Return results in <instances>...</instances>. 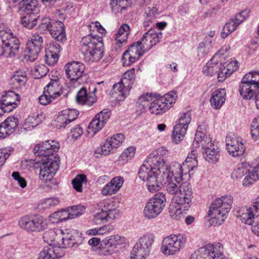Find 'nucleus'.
Instances as JSON below:
<instances>
[{
  "label": "nucleus",
  "mask_w": 259,
  "mask_h": 259,
  "mask_svg": "<svg viewBox=\"0 0 259 259\" xmlns=\"http://www.w3.org/2000/svg\"><path fill=\"white\" fill-rule=\"evenodd\" d=\"M226 142L227 149L232 156H239L244 153L245 148L240 137L228 136Z\"/></svg>",
  "instance_id": "nucleus-17"
},
{
  "label": "nucleus",
  "mask_w": 259,
  "mask_h": 259,
  "mask_svg": "<svg viewBox=\"0 0 259 259\" xmlns=\"http://www.w3.org/2000/svg\"><path fill=\"white\" fill-rule=\"evenodd\" d=\"M111 115V111L109 109H105L98 113L95 117L105 125Z\"/></svg>",
  "instance_id": "nucleus-61"
},
{
  "label": "nucleus",
  "mask_w": 259,
  "mask_h": 259,
  "mask_svg": "<svg viewBox=\"0 0 259 259\" xmlns=\"http://www.w3.org/2000/svg\"><path fill=\"white\" fill-rule=\"evenodd\" d=\"M188 128L175 125L174 127L172 138L176 143L181 142L184 138Z\"/></svg>",
  "instance_id": "nucleus-40"
},
{
  "label": "nucleus",
  "mask_w": 259,
  "mask_h": 259,
  "mask_svg": "<svg viewBox=\"0 0 259 259\" xmlns=\"http://www.w3.org/2000/svg\"><path fill=\"white\" fill-rule=\"evenodd\" d=\"M114 149V148L112 147L108 139H107L103 145L96 149V153L107 155L112 152Z\"/></svg>",
  "instance_id": "nucleus-53"
},
{
  "label": "nucleus",
  "mask_w": 259,
  "mask_h": 259,
  "mask_svg": "<svg viewBox=\"0 0 259 259\" xmlns=\"http://www.w3.org/2000/svg\"><path fill=\"white\" fill-rule=\"evenodd\" d=\"M113 90L114 92L119 94L117 98L119 100H122L124 99L126 92H129L131 89H127L126 84L120 80L113 85Z\"/></svg>",
  "instance_id": "nucleus-42"
},
{
  "label": "nucleus",
  "mask_w": 259,
  "mask_h": 259,
  "mask_svg": "<svg viewBox=\"0 0 259 259\" xmlns=\"http://www.w3.org/2000/svg\"><path fill=\"white\" fill-rule=\"evenodd\" d=\"M247 171V168L243 163L238 164L232 174L233 179H238L242 178Z\"/></svg>",
  "instance_id": "nucleus-58"
},
{
  "label": "nucleus",
  "mask_w": 259,
  "mask_h": 259,
  "mask_svg": "<svg viewBox=\"0 0 259 259\" xmlns=\"http://www.w3.org/2000/svg\"><path fill=\"white\" fill-rule=\"evenodd\" d=\"M49 72V69L42 64L35 66L32 70V74L36 79L40 78L45 76Z\"/></svg>",
  "instance_id": "nucleus-48"
},
{
  "label": "nucleus",
  "mask_w": 259,
  "mask_h": 259,
  "mask_svg": "<svg viewBox=\"0 0 259 259\" xmlns=\"http://www.w3.org/2000/svg\"><path fill=\"white\" fill-rule=\"evenodd\" d=\"M125 137L122 134H116L113 135L108 140L114 149L120 147L124 142Z\"/></svg>",
  "instance_id": "nucleus-54"
},
{
  "label": "nucleus",
  "mask_w": 259,
  "mask_h": 259,
  "mask_svg": "<svg viewBox=\"0 0 259 259\" xmlns=\"http://www.w3.org/2000/svg\"><path fill=\"white\" fill-rule=\"evenodd\" d=\"M40 49V48L34 46L32 43L27 42L26 48L24 55L25 59L31 62L35 61L38 56Z\"/></svg>",
  "instance_id": "nucleus-33"
},
{
  "label": "nucleus",
  "mask_w": 259,
  "mask_h": 259,
  "mask_svg": "<svg viewBox=\"0 0 259 259\" xmlns=\"http://www.w3.org/2000/svg\"><path fill=\"white\" fill-rule=\"evenodd\" d=\"M62 88L59 79H52L44 88L45 93H49L52 97L56 99L62 94Z\"/></svg>",
  "instance_id": "nucleus-29"
},
{
  "label": "nucleus",
  "mask_w": 259,
  "mask_h": 259,
  "mask_svg": "<svg viewBox=\"0 0 259 259\" xmlns=\"http://www.w3.org/2000/svg\"><path fill=\"white\" fill-rule=\"evenodd\" d=\"M242 80L251 85H255L259 89V73L254 72L247 73Z\"/></svg>",
  "instance_id": "nucleus-49"
},
{
  "label": "nucleus",
  "mask_w": 259,
  "mask_h": 259,
  "mask_svg": "<svg viewBox=\"0 0 259 259\" xmlns=\"http://www.w3.org/2000/svg\"><path fill=\"white\" fill-rule=\"evenodd\" d=\"M112 220H113V219H110L106 212L101 210V212L95 215L93 219L94 222L96 225H100L107 222H110Z\"/></svg>",
  "instance_id": "nucleus-56"
},
{
  "label": "nucleus",
  "mask_w": 259,
  "mask_h": 259,
  "mask_svg": "<svg viewBox=\"0 0 259 259\" xmlns=\"http://www.w3.org/2000/svg\"><path fill=\"white\" fill-rule=\"evenodd\" d=\"M57 234L55 237L54 242L52 246H54L55 247H59L60 249H62L64 245V239L65 231H63L62 230L58 229H57Z\"/></svg>",
  "instance_id": "nucleus-57"
},
{
  "label": "nucleus",
  "mask_w": 259,
  "mask_h": 259,
  "mask_svg": "<svg viewBox=\"0 0 259 259\" xmlns=\"http://www.w3.org/2000/svg\"><path fill=\"white\" fill-rule=\"evenodd\" d=\"M239 91L241 96L246 100L254 99L259 92V89L255 85L245 82L242 80Z\"/></svg>",
  "instance_id": "nucleus-21"
},
{
  "label": "nucleus",
  "mask_w": 259,
  "mask_h": 259,
  "mask_svg": "<svg viewBox=\"0 0 259 259\" xmlns=\"http://www.w3.org/2000/svg\"><path fill=\"white\" fill-rule=\"evenodd\" d=\"M21 10L25 14L37 13L38 10V2L37 0H26L21 2Z\"/></svg>",
  "instance_id": "nucleus-34"
},
{
  "label": "nucleus",
  "mask_w": 259,
  "mask_h": 259,
  "mask_svg": "<svg viewBox=\"0 0 259 259\" xmlns=\"http://www.w3.org/2000/svg\"><path fill=\"white\" fill-rule=\"evenodd\" d=\"M193 197V191L190 184L187 182H182L181 189L174 200L178 206H183L184 209H189Z\"/></svg>",
  "instance_id": "nucleus-12"
},
{
  "label": "nucleus",
  "mask_w": 259,
  "mask_h": 259,
  "mask_svg": "<svg viewBox=\"0 0 259 259\" xmlns=\"http://www.w3.org/2000/svg\"><path fill=\"white\" fill-rule=\"evenodd\" d=\"M203 153L204 158L209 162L216 163L220 158V152L217 146L206 148Z\"/></svg>",
  "instance_id": "nucleus-32"
},
{
  "label": "nucleus",
  "mask_w": 259,
  "mask_h": 259,
  "mask_svg": "<svg viewBox=\"0 0 259 259\" xmlns=\"http://www.w3.org/2000/svg\"><path fill=\"white\" fill-rule=\"evenodd\" d=\"M57 229H50L45 233L43 236L45 241L49 244V245H53L57 234Z\"/></svg>",
  "instance_id": "nucleus-59"
},
{
  "label": "nucleus",
  "mask_w": 259,
  "mask_h": 259,
  "mask_svg": "<svg viewBox=\"0 0 259 259\" xmlns=\"http://www.w3.org/2000/svg\"><path fill=\"white\" fill-rule=\"evenodd\" d=\"M96 89L93 88L92 93L88 92L87 89L83 87L77 92L76 100L78 104L80 105H87L92 106L97 101V97L95 95Z\"/></svg>",
  "instance_id": "nucleus-19"
},
{
  "label": "nucleus",
  "mask_w": 259,
  "mask_h": 259,
  "mask_svg": "<svg viewBox=\"0 0 259 259\" xmlns=\"http://www.w3.org/2000/svg\"><path fill=\"white\" fill-rule=\"evenodd\" d=\"M259 179V172L256 166L249 171L248 175L244 179L243 184L244 186H248L252 184L254 182Z\"/></svg>",
  "instance_id": "nucleus-46"
},
{
  "label": "nucleus",
  "mask_w": 259,
  "mask_h": 259,
  "mask_svg": "<svg viewBox=\"0 0 259 259\" xmlns=\"http://www.w3.org/2000/svg\"><path fill=\"white\" fill-rule=\"evenodd\" d=\"M60 163L58 155H52L50 158H41L39 161V179L44 183L52 180Z\"/></svg>",
  "instance_id": "nucleus-8"
},
{
  "label": "nucleus",
  "mask_w": 259,
  "mask_h": 259,
  "mask_svg": "<svg viewBox=\"0 0 259 259\" xmlns=\"http://www.w3.org/2000/svg\"><path fill=\"white\" fill-rule=\"evenodd\" d=\"M167 172L165 174H162L161 176L163 178V182L162 183V186L164 183H166V178L176 179L178 180H182L183 174L188 172L183 164L182 165L180 163L174 162L170 165L167 164Z\"/></svg>",
  "instance_id": "nucleus-18"
},
{
  "label": "nucleus",
  "mask_w": 259,
  "mask_h": 259,
  "mask_svg": "<svg viewBox=\"0 0 259 259\" xmlns=\"http://www.w3.org/2000/svg\"><path fill=\"white\" fill-rule=\"evenodd\" d=\"M63 248L74 247L76 244L75 236L71 232L65 231Z\"/></svg>",
  "instance_id": "nucleus-55"
},
{
  "label": "nucleus",
  "mask_w": 259,
  "mask_h": 259,
  "mask_svg": "<svg viewBox=\"0 0 259 259\" xmlns=\"http://www.w3.org/2000/svg\"><path fill=\"white\" fill-rule=\"evenodd\" d=\"M130 27L126 24L122 25L119 28L115 39V48L116 50H120L126 43Z\"/></svg>",
  "instance_id": "nucleus-26"
},
{
  "label": "nucleus",
  "mask_w": 259,
  "mask_h": 259,
  "mask_svg": "<svg viewBox=\"0 0 259 259\" xmlns=\"http://www.w3.org/2000/svg\"><path fill=\"white\" fill-rule=\"evenodd\" d=\"M166 198L162 193H157L147 202L144 209V216L149 219L156 217L165 205Z\"/></svg>",
  "instance_id": "nucleus-9"
},
{
  "label": "nucleus",
  "mask_w": 259,
  "mask_h": 259,
  "mask_svg": "<svg viewBox=\"0 0 259 259\" xmlns=\"http://www.w3.org/2000/svg\"><path fill=\"white\" fill-rule=\"evenodd\" d=\"M18 124V118L14 116H9L1 123L10 135L14 131Z\"/></svg>",
  "instance_id": "nucleus-43"
},
{
  "label": "nucleus",
  "mask_w": 259,
  "mask_h": 259,
  "mask_svg": "<svg viewBox=\"0 0 259 259\" xmlns=\"http://www.w3.org/2000/svg\"><path fill=\"white\" fill-rule=\"evenodd\" d=\"M136 152V148L134 146L127 148L120 154L119 157V161L123 163L126 162L134 157Z\"/></svg>",
  "instance_id": "nucleus-44"
},
{
  "label": "nucleus",
  "mask_w": 259,
  "mask_h": 259,
  "mask_svg": "<svg viewBox=\"0 0 259 259\" xmlns=\"http://www.w3.org/2000/svg\"><path fill=\"white\" fill-rule=\"evenodd\" d=\"M59 148L58 142L48 140L37 144L33 149V152L36 156L42 157V158H50L52 155H57L54 153L57 152Z\"/></svg>",
  "instance_id": "nucleus-14"
},
{
  "label": "nucleus",
  "mask_w": 259,
  "mask_h": 259,
  "mask_svg": "<svg viewBox=\"0 0 259 259\" xmlns=\"http://www.w3.org/2000/svg\"><path fill=\"white\" fill-rule=\"evenodd\" d=\"M126 239L123 236L118 235H112L108 239L103 240L104 244L112 248H116L117 245H122L126 243Z\"/></svg>",
  "instance_id": "nucleus-37"
},
{
  "label": "nucleus",
  "mask_w": 259,
  "mask_h": 259,
  "mask_svg": "<svg viewBox=\"0 0 259 259\" xmlns=\"http://www.w3.org/2000/svg\"><path fill=\"white\" fill-rule=\"evenodd\" d=\"M188 209H184L182 206H173L170 205L169 207L170 216L173 219L179 220L184 217Z\"/></svg>",
  "instance_id": "nucleus-45"
},
{
  "label": "nucleus",
  "mask_w": 259,
  "mask_h": 259,
  "mask_svg": "<svg viewBox=\"0 0 259 259\" xmlns=\"http://www.w3.org/2000/svg\"><path fill=\"white\" fill-rule=\"evenodd\" d=\"M129 0H110V5L112 11L115 14L121 13L127 8Z\"/></svg>",
  "instance_id": "nucleus-39"
},
{
  "label": "nucleus",
  "mask_w": 259,
  "mask_h": 259,
  "mask_svg": "<svg viewBox=\"0 0 259 259\" xmlns=\"http://www.w3.org/2000/svg\"><path fill=\"white\" fill-rule=\"evenodd\" d=\"M238 26V24L235 22L234 20H230L224 26L223 31L221 33L222 37L223 38L226 37L231 32H233Z\"/></svg>",
  "instance_id": "nucleus-52"
},
{
  "label": "nucleus",
  "mask_w": 259,
  "mask_h": 259,
  "mask_svg": "<svg viewBox=\"0 0 259 259\" xmlns=\"http://www.w3.org/2000/svg\"><path fill=\"white\" fill-rule=\"evenodd\" d=\"M27 80L26 73L22 71H17L11 77L10 84L12 88L20 89L24 87Z\"/></svg>",
  "instance_id": "nucleus-27"
},
{
  "label": "nucleus",
  "mask_w": 259,
  "mask_h": 259,
  "mask_svg": "<svg viewBox=\"0 0 259 259\" xmlns=\"http://www.w3.org/2000/svg\"><path fill=\"white\" fill-rule=\"evenodd\" d=\"M80 50L86 61L96 62L104 55L102 44L98 38L91 35L84 36L80 42Z\"/></svg>",
  "instance_id": "nucleus-3"
},
{
  "label": "nucleus",
  "mask_w": 259,
  "mask_h": 259,
  "mask_svg": "<svg viewBox=\"0 0 259 259\" xmlns=\"http://www.w3.org/2000/svg\"><path fill=\"white\" fill-rule=\"evenodd\" d=\"M87 181V178L84 175H78L76 177L72 180V184L73 188L78 192L82 191V184L85 183Z\"/></svg>",
  "instance_id": "nucleus-50"
},
{
  "label": "nucleus",
  "mask_w": 259,
  "mask_h": 259,
  "mask_svg": "<svg viewBox=\"0 0 259 259\" xmlns=\"http://www.w3.org/2000/svg\"><path fill=\"white\" fill-rule=\"evenodd\" d=\"M161 35V33H158L154 30L150 29L137 42L139 44L142 50L146 53L159 41Z\"/></svg>",
  "instance_id": "nucleus-16"
},
{
  "label": "nucleus",
  "mask_w": 259,
  "mask_h": 259,
  "mask_svg": "<svg viewBox=\"0 0 259 259\" xmlns=\"http://www.w3.org/2000/svg\"><path fill=\"white\" fill-rule=\"evenodd\" d=\"M145 53L137 42L132 44L124 52L122 55V61L124 66H129L137 60Z\"/></svg>",
  "instance_id": "nucleus-15"
},
{
  "label": "nucleus",
  "mask_w": 259,
  "mask_h": 259,
  "mask_svg": "<svg viewBox=\"0 0 259 259\" xmlns=\"http://www.w3.org/2000/svg\"><path fill=\"white\" fill-rule=\"evenodd\" d=\"M254 212L255 210L253 209L252 206L250 207H242L238 211V213L242 223L250 225L254 221Z\"/></svg>",
  "instance_id": "nucleus-28"
},
{
  "label": "nucleus",
  "mask_w": 259,
  "mask_h": 259,
  "mask_svg": "<svg viewBox=\"0 0 259 259\" xmlns=\"http://www.w3.org/2000/svg\"><path fill=\"white\" fill-rule=\"evenodd\" d=\"M251 134L253 139H259V116L254 118L251 124Z\"/></svg>",
  "instance_id": "nucleus-60"
},
{
  "label": "nucleus",
  "mask_w": 259,
  "mask_h": 259,
  "mask_svg": "<svg viewBox=\"0 0 259 259\" xmlns=\"http://www.w3.org/2000/svg\"><path fill=\"white\" fill-rule=\"evenodd\" d=\"M199 134L200 143L204 150H206V148H209L214 146L209 137L204 135L203 133H199Z\"/></svg>",
  "instance_id": "nucleus-62"
},
{
  "label": "nucleus",
  "mask_w": 259,
  "mask_h": 259,
  "mask_svg": "<svg viewBox=\"0 0 259 259\" xmlns=\"http://www.w3.org/2000/svg\"><path fill=\"white\" fill-rule=\"evenodd\" d=\"M155 0H151L152 5L148 7L146 10V16L150 17L148 20L155 19L159 15V7L157 4H155Z\"/></svg>",
  "instance_id": "nucleus-47"
},
{
  "label": "nucleus",
  "mask_w": 259,
  "mask_h": 259,
  "mask_svg": "<svg viewBox=\"0 0 259 259\" xmlns=\"http://www.w3.org/2000/svg\"><path fill=\"white\" fill-rule=\"evenodd\" d=\"M223 245L220 243H209L195 251L190 259H229L223 253Z\"/></svg>",
  "instance_id": "nucleus-7"
},
{
  "label": "nucleus",
  "mask_w": 259,
  "mask_h": 259,
  "mask_svg": "<svg viewBox=\"0 0 259 259\" xmlns=\"http://www.w3.org/2000/svg\"><path fill=\"white\" fill-rule=\"evenodd\" d=\"M49 31L51 36L56 40L64 42L66 40L64 25L61 21L53 22L51 25Z\"/></svg>",
  "instance_id": "nucleus-23"
},
{
  "label": "nucleus",
  "mask_w": 259,
  "mask_h": 259,
  "mask_svg": "<svg viewBox=\"0 0 259 259\" xmlns=\"http://www.w3.org/2000/svg\"><path fill=\"white\" fill-rule=\"evenodd\" d=\"M165 181L166 183L164 184H166V191L168 194L176 196L181 189L182 183H181V182L182 180L166 178Z\"/></svg>",
  "instance_id": "nucleus-31"
},
{
  "label": "nucleus",
  "mask_w": 259,
  "mask_h": 259,
  "mask_svg": "<svg viewBox=\"0 0 259 259\" xmlns=\"http://www.w3.org/2000/svg\"><path fill=\"white\" fill-rule=\"evenodd\" d=\"M104 126V125L95 117L90 122L89 128L94 133H96L102 129Z\"/></svg>",
  "instance_id": "nucleus-64"
},
{
  "label": "nucleus",
  "mask_w": 259,
  "mask_h": 259,
  "mask_svg": "<svg viewBox=\"0 0 259 259\" xmlns=\"http://www.w3.org/2000/svg\"><path fill=\"white\" fill-rule=\"evenodd\" d=\"M183 166H185L188 171L193 169L194 167H197V152L196 150L193 149L188 155L185 162L183 163Z\"/></svg>",
  "instance_id": "nucleus-35"
},
{
  "label": "nucleus",
  "mask_w": 259,
  "mask_h": 259,
  "mask_svg": "<svg viewBox=\"0 0 259 259\" xmlns=\"http://www.w3.org/2000/svg\"><path fill=\"white\" fill-rule=\"evenodd\" d=\"M154 238L153 234H147L141 237L131 251V259H145V256L149 255Z\"/></svg>",
  "instance_id": "nucleus-10"
},
{
  "label": "nucleus",
  "mask_w": 259,
  "mask_h": 259,
  "mask_svg": "<svg viewBox=\"0 0 259 259\" xmlns=\"http://www.w3.org/2000/svg\"><path fill=\"white\" fill-rule=\"evenodd\" d=\"M0 37L3 45L0 47V55L7 57H14L19 54L20 41L14 36L8 27L2 24L0 25Z\"/></svg>",
  "instance_id": "nucleus-4"
},
{
  "label": "nucleus",
  "mask_w": 259,
  "mask_h": 259,
  "mask_svg": "<svg viewBox=\"0 0 259 259\" xmlns=\"http://www.w3.org/2000/svg\"><path fill=\"white\" fill-rule=\"evenodd\" d=\"M124 179L120 176L113 178L107 183L101 190V194L104 196L111 195L115 194L122 187Z\"/></svg>",
  "instance_id": "nucleus-20"
},
{
  "label": "nucleus",
  "mask_w": 259,
  "mask_h": 259,
  "mask_svg": "<svg viewBox=\"0 0 259 259\" xmlns=\"http://www.w3.org/2000/svg\"><path fill=\"white\" fill-rule=\"evenodd\" d=\"M167 151L163 148L153 151L140 167L139 176L147 181V186L151 192L157 191L162 187L163 178L161 176L167 171L165 159Z\"/></svg>",
  "instance_id": "nucleus-1"
},
{
  "label": "nucleus",
  "mask_w": 259,
  "mask_h": 259,
  "mask_svg": "<svg viewBox=\"0 0 259 259\" xmlns=\"http://www.w3.org/2000/svg\"><path fill=\"white\" fill-rule=\"evenodd\" d=\"M36 14L29 13L27 14L23 13L21 17L22 25L29 29H32L35 26L38 17Z\"/></svg>",
  "instance_id": "nucleus-36"
},
{
  "label": "nucleus",
  "mask_w": 259,
  "mask_h": 259,
  "mask_svg": "<svg viewBox=\"0 0 259 259\" xmlns=\"http://www.w3.org/2000/svg\"><path fill=\"white\" fill-rule=\"evenodd\" d=\"M71 218L73 219L79 215L82 214L85 210V207L83 205H74L71 207H69Z\"/></svg>",
  "instance_id": "nucleus-63"
},
{
  "label": "nucleus",
  "mask_w": 259,
  "mask_h": 259,
  "mask_svg": "<svg viewBox=\"0 0 259 259\" xmlns=\"http://www.w3.org/2000/svg\"><path fill=\"white\" fill-rule=\"evenodd\" d=\"M187 241L185 234H171L163 239L161 251L165 255L175 254L185 247Z\"/></svg>",
  "instance_id": "nucleus-6"
},
{
  "label": "nucleus",
  "mask_w": 259,
  "mask_h": 259,
  "mask_svg": "<svg viewBox=\"0 0 259 259\" xmlns=\"http://www.w3.org/2000/svg\"><path fill=\"white\" fill-rule=\"evenodd\" d=\"M20 229L28 233H38L48 228L47 219L39 215L26 214L21 217L18 222Z\"/></svg>",
  "instance_id": "nucleus-5"
},
{
  "label": "nucleus",
  "mask_w": 259,
  "mask_h": 259,
  "mask_svg": "<svg viewBox=\"0 0 259 259\" xmlns=\"http://www.w3.org/2000/svg\"><path fill=\"white\" fill-rule=\"evenodd\" d=\"M63 255L62 249L49 245L45 247L43 250L39 253V259H58Z\"/></svg>",
  "instance_id": "nucleus-25"
},
{
  "label": "nucleus",
  "mask_w": 259,
  "mask_h": 259,
  "mask_svg": "<svg viewBox=\"0 0 259 259\" xmlns=\"http://www.w3.org/2000/svg\"><path fill=\"white\" fill-rule=\"evenodd\" d=\"M66 76L70 79V86L79 84L78 80L84 72V66L83 63L73 61L68 63L64 67Z\"/></svg>",
  "instance_id": "nucleus-13"
},
{
  "label": "nucleus",
  "mask_w": 259,
  "mask_h": 259,
  "mask_svg": "<svg viewBox=\"0 0 259 259\" xmlns=\"http://www.w3.org/2000/svg\"><path fill=\"white\" fill-rule=\"evenodd\" d=\"M99 209L106 212L110 219H115L119 214L116 204L110 199L103 200L98 204Z\"/></svg>",
  "instance_id": "nucleus-24"
},
{
  "label": "nucleus",
  "mask_w": 259,
  "mask_h": 259,
  "mask_svg": "<svg viewBox=\"0 0 259 259\" xmlns=\"http://www.w3.org/2000/svg\"><path fill=\"white\" fill-rule=\"evenodd\" d=\"M177 98V94L176 92H169L151 103L149 106L150 112L156 115L165 112L175 103Z\"/></svg>",
  "instance_id": "nucleus-11"
},
{
  "label": "nucleus",
  "mask_w": 259,
  "mask_h": 259,
  "mask_svg": "<svg viewBox=\"0 0 259 259\" xmlns=\"http://www.w3.org/2000/svg\"><path fill=\"white\" fill-rule=\"evenodd\" d=\"M221 66V63L213 62V59H212L209 61L206 65L203 67L202 72L204 74L212 76L217 74V71L219 70L220 66Z\"/></svg>",
  "instance_id": "nucleus-38"
},
{
  "label": "nucleus",
  "mask_w": 259,
  "mask_h": 259,
  "mask_svg": "<svg viewBox=\"0 0 259 259\" xmlns=\"http://www.w3.org/2000/svg\"><path fill=\"white\" fill-rule=\"evenodd\" d=\"M136 78L135 69L134 68L126 71L122 75L121 80L127 86V89H131Z\"/></svg>",
  "instance_id": "nucleus-41"
},
{
  "label": "nucleus",
  "mask_w": 259,
  "mask_h": 259,
  "mask_svg": "<svg viewBox=\"0 0 259 259\" xmlns=\"http://www.w3.org/2000/svg\"><path fill=\"white\" fill-rule=\"evenodd\" d=\"M191 120V113L190 111H187L180 114L176 125L188 128Z\"/></svg>",
  "instance_id": "nucleus-51"
},
{
  "label": "nucleus",
  "mask_w": 259,
  "mask_h": 259,
  "mask_svg": "<svg viewBox=\"0 0 259 259\" xmlns=\"http://www.w3.org/2000/svg\"><path fill=\"white\" fill-rule=\"evenodd\" d=\"M225 97L226 92L224 89L215 91L210 100L211 106L215 109H220L225 102Z\"/></svg>",
  "instance_id": "nucleus-30"
},
{
  "label": "nucleus",
  "mask_w": 259,
  "mask_h": 259,
  "mask_svg": "<svg viewBox=\"0 0 259 259\" xmlns=\"http://www.w3.org/2000/svg\"><path fill=\"white\" fill-rule=\"evenodd\" d=\"M19 96L13 92H9L3 96L0 102L6 109L7 113L10 112L17 106Z\"/></svg>",
  "instance_id": "nucleus-22"
},
{
  "label": "nucleus",
  "mask_w": 259,
  "mask_h": 259,
  "mask_svg": "<svg viewBox=\"0 0 259 259\" xmlns=\"http://www.w3.org/2000/svg\"><path fill=\"white\" fill-rule=\"evenodd\" d=\"M233 202L232 197L226 196L215 199L211 203L208 214L212 225L220 226L224 222L231 208Z\"/></svg>",
  "instance_id": "nucleus-2"
}]
</instances>
